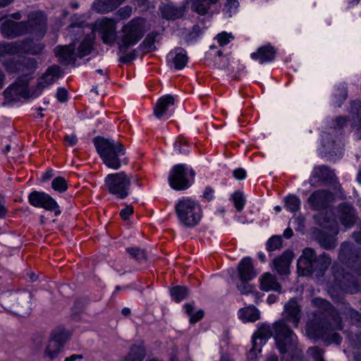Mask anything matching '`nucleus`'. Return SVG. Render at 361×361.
I'll use <instances>...</instances> for the list:
<instances>
[{
  "label": "nucleus",
  "instance_id": "f257e3e1",
  "mask_svg": "<svg viewBox=\"0 0 361 361\" xmlns=\"http://www.w3.org/2000/svg\"><path fill=\"white\" fill-rule=\"evenodd\" d=\"M46 21L42 12H33L28 16L27 21L17 23L11 20H6L1 26V31L4 37L8 38L31 34L40 39L46 32Z\"/></svg>",
  "mask_w": 361,
  "mask_h": 361
},
{
  "label": "nucleus",
  "instance_id": "f03ea898",
  "mask_svg": "<svg viewBox=\"0 0 361 361\" xmlns=\"http://www.w3.org/2000/svg\"><path fill=\"white\" fill-rule=\"evenodd\" d=\"M274 338L277 348L281 353H288L291 360L283 357L281 361H304L302 351L298 347L297 337L283 322H276ZM266 361H279L276 355H269Z\"/></svg>",
  "mask_w": 361,
  "mask_h": 361
},
{
  "label": "nucleus",
  "instance_id": "7ed1b4c3",
  "mask_svg": "<svg viewBox=\"0 0 361 361\" xmlns=\"http://www.w3.org/2000/svg\"><path fill=\"white\" fill-rule=\"evenodd\" d=\"M93 142L97 153L107 167L116 170L122 162L127 164L128 158L121 159L126 154V149L120 142L102 137H94Z\"/></svg>",
  "mask_w": 361,
  "mask_h": 361
},
{
  "label": "nucleus",
  "instance_id": "20e7f679",
  "mask_svg": "<svg viewBox=\"0 0 361 361\" xmlns=\"http://www.w3.org/2000/svg\"><path fill=\"white\" fill-rule=\"evenodd\" d=\"M331 263V259L326 253L317 255L313 248L306 247L298 260V270L301 276L315 274L320 276L324 274Z\"/></svg>",
  "mask_w": 361,
  "mask_h": 361
},
{
  "label": "nucleus",
  "instance_id": "39448f33",
  "mask_svg": "<svg viewBox=\"0 0 361 361\" xmlns=\"http://www.w3.org/2000/svg\"><path fill=\"white\" fill-rule=\"evenodd\" d=\"M93 39L87 36L80 44L75 51L74 44L66 46H59L54 49L56 56L61 63L64 65L75 63L77 57L82 58L90 54L92 49Z\"/></svg>",
  "mask_w": 361,
  "mask_h": 361
},
{
  "label": "nucleus",
  "instance_id": "423d86ee",
  "mask_svg": "<svg viewBox=\"0 0 361 361\" xmlns=\"http://www.w3.org/2000/svg\"><path fill=\"white\" fill-rule=\"evenodd\" d=\"M145 20L135 18L125 25L121 30L122 35L118 42L119 50L126 53L130 47L136 44L145 33Z\"/></svg>",
  "mask_w": 361,
  "mask_h": 361
},
{
  "label": "nucleus",
  "instance_id": "0eeeda50",
  "mask_svg": "<svg viewBox=\"0 0 361 361\" xmlns=\"http://www.w3.org/2000/svg\"><path fill=\"white\" fill-rule=\"evenodd\" d=\"M180 222L187 227L197 226L202 219L200 205L188 197L180 200L175 207Z\"/></svg>",
  "mask_w": 361,
  "mask_h": 361
},
{
  "label": "nucleus",
  "instance_id": "6e6552de",
  "mask_svg": "<svg viewBox=\"0 0 361 361\" xmlns=\"http://www.w3.org/2000/svg\"><path fill=\"white\" fill-rule=\"evenodd\" d=\"M43 49L44 46L42 44L39 42H34L30 39L25 40H18L11 43L0 42V56L5 54L37 55L41 54Z\"/></svg>",
  "mask_w": 361,
  "mask_h": 361
},
{
  "label": "nucleus",
  "instance_id": "1a4fd4ad",
  "mask_svg": "<svg viewBox=\"0 0 361 361\" xmlns=\"http://www.w3.org/2000/svg\"><path fill=\"white\" fill-rule=\"evenodd\" d=\"M29 78L27 76L19 77L13 83L10 85L4 91V95L6 102H16L20 98H30L37 97L36 91L31 92L28 88Z\"/></svg>",
  "mask_w": 361,
  "mask_h": 361
},
{
  "label": "nucleus",
  "instance_id": "9d476101",
  "mask_svg": "<svg viewBox=\"0 0 361 361\" xmlns=\"http://www.w3.org/2000/svg\"><path fill=\"white\" fill-rule=\"evenodd\" d=\"M104 182L109 192L117 197L124 199L128 195L130 178L126 173L122 171L109 174Z\"/></svg>",
  "mask_w": 361,
  "mask_h": 361
},
{
  "label": "nucleus",
  "instance_id": "9b49d317",
  "mask_svg": "<svg viewBox=\"0 0 361 361\" xmlns=\"http://www.w3.org/2000/svg\"><path fill=\"white\" fill-rule=\"evenodd\" d=\"M31 294L27 291L10 293L7 298V305L10 311L22 317L30 312Z\"/></svg>",
  "mask_w": 361,
  "mask_h": 361
},
{
  "label": "nucleus",
  "instance_id": "f8f14e48",
  "mask_svg": "<svg viewBox=\"0 0 361 361\" xmlns=\"http://www.w3.org/2000/svg\"><path fill=\"white\" fill-rule=\"evenodd\" d=\"M28 201L35 207H42L47 211H54L56 216L61 214L56 200L44 192L36 190L32 192L28 196Z\"/></svg>",
  "mask_w": 361,
  "mask_h": 361
},
{
  "label": "nucleus",
  "instance_id": "ddd939ff",
  "mask_svg": "<svg viewBox=\"0 0 361 361\" xmlns=\"http://www.w3.org/2000/svg\"><path fill=\"white\" fill-rule=\"evenodd\" d=\"M188 169L185 164H176L171 170L169 176L170 186L176 190H183L190 186L188 178Z\"/></svg>",
  "mask_w": 361,
  "mask_h": 361
},
{
  "label": "nucleus",
  "instance_id": "4468645a",
  "mask_svg": "<svg viewBox=\"0 0 361 361\" xmlns=\"http://www.w3.org/2000/svg\"><path fill=\"white\" fill-rule=\"evenodd\" d=\"M69 338L68 331L62 329L54 330L49 340L45 355L51 359L55 358Z\"/></svg>",
  "mask_w": 361,
  "mask_h": 361
},
{
  "label": "nucleus",
  "instance_id": "2eb2a0df",
  "mask_svg": "<svg viewBox=\"0 0 361 361\" xmlns=\"http://www.w3.org/2000/svg\"><path fill=\"white\" fill-rule=\"evenodd\" d=\"M334 194L327 190L320 189L314 191L307 199V203L312 209L321 211L326 209L334 200Z\"/></svg>",
  "mask_w": 361,
  "mask_h": 361
},
{
  "label": "nucleus",
  "instance_id": "dca6fc26",
  "mask_svg": "<svg viewBox=\"0 0 361 361\" xmlns=\"http://www.w3.org/2000/svg\"><path fill=\"white\" fill-rule=\"evenodd\" d=\"M273 336L270 325L264 324L259 328L252 337V348L250 350L249 355L251 357L255 356V351L261 352V345L264 344L267 339Z\"/></svg>",
  "mask_w": 361,
  "mask_h": 361
},
{
  "label": "nucleus",
  "instance_id": "f3484780",
  "mask_svg": "<svg viewBox=\"0 0 361 361\" xmlns=\"http://www.w3.org/2000/svg\"><path fill=\"white\" fill-rule=\"evenodd\" d=\"M338 213L339 221L345 228L352 227L357 219L355 209L349 203L340 204L338 206Z\"/></svg>",
  "mask_w": 361,
  "mask_h": 361
},
{
  "label": "nucleus",
  "instance_id": "a211bd4d",
  "mask_svg": "<svg viewBox=\"0 0 361 361\" xmlns=\"http://www.w3.org/2000/svg\"><path fill=\"white\" fill-rule=\"evenodd\" d=\"M301 318V311L296 300L291 299L285 305L283 318L278 322H283L287 325L286 322H292L295 327H297Z\"/></svg>",
  "mask_w": 361,
  "mask_h": 361
},
{
  "label": "nucleus",
  "instance_id": "6ab92c4d",
  "mask_svg": "<svg viewBox=\"0 0 361 361\" xmlns=\"http://www.w3.org/2000/svg\"><path fill=\"white\" fill-rule=\"evenodd\" d=\"M61 75L62 72L59 66H52L48 68L45 73L43 75L41 81L37 85V94L39 95L44 87L54 82L61 76Z\"/></svg>",
  "mask_w": 361,
  "mask_h": 361
},
{
  "label": "nucleus",
  "instance_id": "aec40b11",
  "mask_svg": "<svg viewBox=\"0 0 361 361\" xmlns=\"http://www.w3.org/2000/svg\"><path fill=\"white\" fill-rule=\"evenodd\" d=\"M102 39L104 44L111 45L116 40V23L114 20L105 18L101 23Z\"/></svg>",
  "mask_w": 361,
  "mask_h": 361
},
{
  "label": "nucleus",
  "instance_id": "412c9836",
  "mask_svg": "<svg viewBox=\"0 0 361 361\" xmlns=\"http://www.w3.org/2000/svg\"><path fill=\"white\" fill-rule=\"evenodd\" d=\"M293 257L294 255L292 251L286 250L281 256L274 259L273 265L279 274L286 275L289 273L290 264Z\"/></svg>",
  "mask_w": 361,
  "mask_h": 361
},
{
  "label": "nucleus",
  "instance_id": "4be33fe9",
  "mask_svg": "<svg viewBox=\"0 0 361 361\" xmlns=\"http://www.w3.org/2000/svg\"><path fill=\"white\" fill-rule=\"evenodd\" d=\"M238 276L241 281H249L256 276L252 259L250 257H244L238 267Z\"/></svg>",
  "mask_w": 361,
  "mask_h": 361
},
{
  "label": "nucleus",
  "instance_id": "5701e85b",
  "mask_svg": "<svg viewBox=\"0 0 361 361\" xmlns=\"http://www.w3.org/2000/svg\"><path fill=\"white\" fill-rule=\"evenodd\" d=\"M159 9L164 18L172 20L181 18L185 11L184 6H177L172 3L162 4Z\"/></svg>",
  "mask_w": 361,
  "mask_h": 361
},
{
  "label": "nucleus",
  "instance_id": "b1692460",
  "mask_svg": "<svg viewBox=\"0 0 361 361\" xmlns=\"http://www.w3.org/2000/svg\"><path fill=\"white\" fill-rule=\"evenodd\" d=\"M322 145L329 154L335 155L341 154L343 150V142L341 139H334L330 133H324L322 135Z\"/></svg>",
  "mask_w": 361,
  "mask_h": 361
},
{
  "label": "nucleus",
  "instance_id": "393cba45",
  "mask_svg": "<svg viewBox=\"0 0 361 361\" xmlns=\"http://www.w3.org/2000/svg\"><path fill=\"white\" fill-rule=\"evenodd\" d=\"M275 54V49L270 44H267L259 47L256 52L252 53L251 58L258 61L260 63H264L273 61Z\"/></svg>",
  "mask_w": 361,
  "mask_h": 361
},
{
  "label": "nucleus",
  "instance_id": "a878e982",
  "mask_svg": "<svg viewBox=\"0 0 361 361\" xmlns=\"http://www.w3.org/2000/svg\"><path fill=\"white\" fill-rule=\"evenodd\" d=\"M168 60L173 63L174 68L183 69L187 64L188 56L186 51L181 47H177L168 54Z\"/></svg>",
  "mask_w": 361,
  "mask_h": 361
},
{
  "label": "nucleus",
  "instance_id": "bb28decb",
  "mask_svg": "<svg viewBox=\"0 0 361 361\" xmlns=\"http://www.w3.org/2000/svg\"><path fill=\"white\" fill-rule=\"evenodd\" d=\"M351 119L350 125L353 129L361 137V102L357 101L351 103L350 110Z\"/></svg>",
  "mask_w": 361,
  "mask_h": 361
},
{
  "label": "nucleus",
  "instance_id": "cd10ccee",
  "mask_svg": "<svg viewBox=\"0 0 361 361\" xmlns=\"http://www.w3.org/2000/svg\"><path fill=\"white\" fill-rule=\"evenodd\" d=\"M174 97L171 94L165 95L159 99L154 109V115L161 118L166 112L169 107L174 104Z\"/></svg>",
  "mask_w": 361,
  "mask_h": 361
},
{
  "label": "nucleus",
  "instance_id": "c85d7f7f",
  "mask_svg": "<svg viewBox=\"0 0 361 361\" xmlns=\"http://www.w3.org/2000/svg\"><path fill=\"white\" fill-rule=\"evenodd\" d=\"M260 287L262 290H274L281 292V286L277 282L276 278L270 273H265L261 278Z\"/></svg>",
  "mask_w": 361,
  "mask_h": 361
},
{
  "label": "nucleus",
  "instance_id": "c756f323",
  "mask_svg": "<svg viewBox=\"0 0 361 361\" xmlns=\"http://www.w3.org/2000/svg\"><path fill=\"white\" fill-rule=\"evenodd\" d=\"M259 311L254 305L242 308L238 312V317L243 322H255L259 319Z\"/></svg>",
  "mask_w": 361,
  "mask_h": 361
},
{
  "label": "nucleus",
  "instance_id": "7c9ffc66",
  "mask_svg": "<svg viewBox=\"0 0 361 361\" xmlns=\"http://www.w3.org/2000/svg\"><path fill=\"white\" fill-rule=\"evenodd\" d=\"M219 0H191V8L200 15H204L212 4H215Z\"/></svg>",
  "mask_w": 361,
  "mask_h": 361
},
{
  "label": "nucleus",
  "instance_id": "2f4dec72",
  "mask_svg": "<svg viewBox=\"0 0 361 361\" xmlns=\"http://www.w3.org/2000/svg\"><path fill=\"white\" fill-rule=\"evenodd\" d=\"M145 356V350L142 345H133L128 353L121 361H142Z\"/></svg>",
  "mask_w": 361,
  "mask_h": 361
},
{
  "label": "nucleus",
  "instance_id": "473e14b6",
  "mask_svg": "<svg viewBox=\"0 0 361 361\" xmlns=\"http://www.w3.org/2000/svg\"><path fill=\"white\" fill-rule=\"evenodd\" d=\"M125 0H98L96 9L98 12L106 13L121 5Z\"/></svg>",
  "mask_w": 361,
  "mask_h": 361
},
{
  "label": "nucleus",
  "instance_id": "72a5a7b5",
  "mask_svg": "<svg viewBox=\"0 0 361 361\" xmlns=\"http://www.w3.org/2000/svg\"><path fill=\"white\" fill-rule=\"evenodd\" d=\"M314 173L316 177L324 180H332L335 177L334 173L326 166L314 168Z\"/></svg>",
  "mask_w": 361,
  "mask_h": 361
},
{
  "label": "nucleus",
  "instance_id": "f704fd0d",
  "mask_svg": "<svg viewBox=\"0 0 361 361\" xmlns=\"http://www.w3.org/2000/svg\"><path fill=\"white\" fill-rule=\"evenodd\" d=\"M319 243L323 248L331 250L336 247L337 241L334 235L322 233L318 238Z\"/></svg>",
  "mask_w": 361,
  "mask_h": 361
},
{
  "label": "nucleus",
  "instance_id": "c9c22d12",
  "mask_svg": "<svg viewBox=\"0 0 361 361\" xmlns=\"http://www.w3.org/2000/svg\"><path fill=\"white\" fill-rule=\"evenodd\" d=\"M286 208L291 212H295L300 208V200L298 197L290 195L287 196L285 199Z\"/></svg>",
  "mask_w": 361,
  "mask_h": 361
},
{
  "label": "nucleus",
  "instance_id": "e433bc0d",
  "mask_svg": "<svg viewBox=\"0 0 361 361\" xmlns=\"http://www.w3.org/2000/svg\"><path fill=\"white\" fill-rule=\"evenodd\" d=\"M184 308L190 317V322L191 323L195 324L197 322L202 318L204 315V312L202 310H199L196 312H194V306L192 303L185 304Z\"/></svg>",
  "mask_w": 361,
  "mask_h": 361
},
{
  "label": "nucleus",
  "instance_id": "4c0bfd02",
  "mask_svg": "<svg viewBox=\"0 0 361 361\" xmlns=\"http://www.w3.org/2000/svg\"><path fill=\"white\" fill-rule=\"evenodd\" d=\"M189 294L188 289L185 286H176L171 290V295L173 299L179 302L185 299Z\"/></svg>",
  "mask_w": 361,
  "mask_h": 361
},
{
  "label": "nucleus",
  "instance_id": "58836bf2",
  "mask_svg": "<svg viewBox=\"0 0 361 361\" xmlns=\"http://www.w3.org/2000/svg\"><path fill=\"white\" fill-rule=\"evenodd\" d=\"M126 251L132 258L140 263L147 261V255L144 250L139 247H128Z\"/></svg>",
  "mask_w": 361,
  "mask_h": 361
},
{
  "label": "nucleus",
  "instance_id": "ea45409f",
  "mask_svg": "<svg viewBox=\"0 0 361 361\" xmlns=\"http://www.w3.org/2000/svg\"><path fill=\"white\" fill-rule=\"evenodd\" d=\"M158 33L155 32H152L147 35L145 40L142 42V45L143 47V49L147 52H151L156 49V47L154 45V41L156 37H157Z\"/></svg>",
  "mask_w": 361,
  "mask_h": 361
},
{
  "label": "nucleus",
  "instance_id": "a19ab883",
  "mask_svg": "<svg viewBox=\"0 0 361 361\" xmlns=\"http://www.w3.org/2000/svg\"><path fill=\"white\" fill-rule=\"evenodd\" d=\"M317 336H322L325 341H328L329 343L339 344L341 342V337L338 333L331 332L328 330L325 331L323 334L319 333Z\"/></svg>",
  "mask_w": 361,
  "mask_h": 361
},
{
  "label": "nucleus",
  "instance_id": "79ce46f5",
  "mask_svg": "<svg viewBox=\"0 0 361 361\" xmlns=\"http://www.w3.org/2000/svg\"><path fill=\"white\" fill-rule=\"evenodd\" d=\"M52 188L59 192H65L68 188V184L65 178L58 176L51 182Z\"/></svg>",
  "mask_w": 361,
  "mask_h": 361
},
{
  "label": "nucleus",
  "instance_id": "37998d69",
  "mask_svg": "<svg viewBox=\"0 0 361 361\" xmlns=\"http://www.w3.org/2000/svg\"><path fill=\"white\" fill-rule=\"evenodd\" d=\"M232 200L234 203V206L238 212H241L244 208L245 204V199L243 194L240 191H235L232 195Z\"/></svg>",
  "mask_w": 361,
  "mask_h": 361
},
{
  "label": "nucleus",
  "instance_id": "c03bdc74",
  "mask_svg": "<svg viewBox=\"0 0 361 361\" xmlns=\"http://www.w3.org/2000/svg\"><path fill=\"white\" fill-rule=\"evenodd\" d=\"M282 247V239L280 235H274L267 243V249L269 251H274Z\"/></svg>",
  "mask_w": 361,
  "mask_h": 361
},
{
  "label": "nucleus",
  "instance_id": "a18cd8bd",
  "mask_svg": "<svg viewBox=\"0 0 361 361\" xmlns=\"http://www.w3.org/2000/svg\"><path fill=\"white\" fill-rule=\"evenodd\" d=\"M22 65L25 68L26 75L32 74L37 68V63L33 58L25 59L23 61ZM27 77V75H25Z\"/></svg>",
  "mask_w": 361,
  "mask_h": 361
},
{
  "label": "nucleus",
  "instance_id": "49530a36",
  "mask_svg": "<svg viewBox=\"0 0 361 361\" xmlns=\"http://www.w3.org/2000/svg\"><path fill=\"white\" fill-rule=\"evenodd\" d=\"M353 245L348 242H344L341 244L339 252V257L342 260H345L350 258V255L352 251Z\"/></svg>",
  "mask_w": 361,
  "mask_h": 361
},
{
  "label": "nucleus",
  "instance_id": "de8ad7c7",
  "mask_svg": "<svg viewBox=\"0 0 361 361\" xmlns=\"http://www.w3.org/2000/svg\"><path fill=\"white\" fill-rule=\"evenodd\" d=\"M307 353L312 356L315 361H324L322 358L323 351L318 347H311L308 349Z\"/></svg>",
  "mask_w": 361,
  "mask_h": 361
},
{
  "label": "nucleus",
  "instance_id": "09e8293b",
  "mask_svg": "<svg viewBox=\"0 0 361 361\" xmlns=\"http://www.w3.org/2000/svg\"><path fill=\"white\" fill-rule=\"evenodd\" d=\"M233 37L231 34H228L226 32H223L220 34H219L216 37V39L218 40V42L219 43L220 46H224L227 44H228L232 39Z\"/></svg>",
  "mask_w": 361,
  "mask_h": 361
},
{
  "label": "nucleus",
  "instance_id": "8fccbe9b",
  "mask_svg": "<svg viewBox=\"0 0 361 361\" xmlns=\"http://www.w3.org/2000/svg\"><path fill=\"white\" fill-rule=\"evenodd\" d=\"M238 285V289L242 294H248L252 292V286L247 283V281H243Z\"/></svg>",
  "mask_w": 361,
  "mask_h": 361
},
{
  "label": "nucleus",
  "instance_id": "3c124183",
  "mask_svg": "<svg viewBox=\"0 0 361 361\" xmlns=\"http://www.w3.org/2000/svg\"><path fill=\"white\" fill-rule=\"evenodd\" d=\"M63 140L66 146L73 147L78 142V137L75 134L66 135Z\"/></svg>",
  "mask_w": 361,
  "mask_h": 361
},
{
  "label": "nucleus",
  "instance_id": "603ef678",
  "mask_svg": "<svg viewBox=\"0 0 361 361\" xmlns=\"http://www.w3.org/2000/svg\"><path fill=\"white\" fill-rule=\"evenodd\" d=\"M132 13V8L130 6H125L121 8H120L118 12L117 15L121 18V19H126L129 18L131 16Z\"/></svg>",
  "mask_w": 361,
  "mask_h": 361
},
{
  "label": "nucleus",
  "instance_id": "864d4df0",
  "mask_svg": "<svg viewBox=\"0 0 361 361\" xmlns=\"http://www.w3.org/2000/svg\"><path fill=\"white\" fill-rule=\"evenodd\" d=\"M347 119L344 116H338L333 123V128L334 129L340 130L346 124Z\"/></svg>",
  "mask_w": 361,
  "mask_h": 361
},
{
  "label": "nucleus",
  "instance_id": "5fc2aeb1",
  "mask_svg": "<svg viewBox=\"0 0 361 361\" xmlns=\"http://www.w3.org/2000/svg\"><path fill=\"white\" fill-rule=\"evenodd\" d=\"M68 92L65 88H59L56 92V98L61 102H64L67 100Z\"/></svg>",
  "mask_w": 361,
  "mask_h": 361
},
{
  "label": "nucleus",
  "instance_id": "6e6d98bb",
  "mask_svg": "<svg viewBox=\"0 0 361 361\" xmlns=\"http://www.w3.org/2000/svg\"><path fill=\"white\" fill-rule=\"evenodd\" d=\"M133 207L127 206L126 207H125L124 209H123L121 211L120 215L123 220H127L128 219V217L130 216V215H131L133 214Z\"/></svg>",
  "mask_w": 361,
  "mask_h": 361
},
{
  "label": "nucleus",
  "instance_id": "4d7b16f0",
  "mask_svg": "<svg viewBox=\"0 0 361 361\" xmlns=\"http://www.w3.org/2000/svg\"><path fill=\"white\" fill-rule=\"evenodd\" d=\"M350 278H353L352 276L349 274H346L343 279L345 281H348V284L347 286L350 287V286H353L355 288H357L358 286V281H359V278H357V279H353L352 281H350Z\"/></svg>",
  "mask_w": 361,
  "mask_h": 361
},
{
  "label": "nucleus",
  "instance_id": "13d9d810",
  "mask_svg": "<svg viewBox=\"0 0 361 361\" xmlns=\"http://www.w3.org/2000/svg\"><path fill=\"white\" fill-rule=\"evenodd\" d=\"M233 176L237 180H243L246 177V171L242 168L236 169L233 171Z\"/></svg>",
  "mask_w": 361,
  "mask_h": 361
},
{
  "label": "nucleus",
  "instance_id": "bf43d9fd",
  "mask_svg": "<svg viewBox=\"0 0 361 361\" xmlns=\"http://www.w3.org/2000/svg\"><path fill=\"white\" fill-rule=\"evenodd\" d=\"M350 319L355 325L361 326V314L359 312L353 311L350 314Z\"/></svg>",
  "mask_w": 361,
  "mask_h": 361
},
{
  "label": "nucleus",
  "instance_id": "052dcab7",
  "mask_svg": "<svg viewBox=\"0 0 361 361\" xmlns=\"http://www.w3.org/2000/svg\"><path fill=\"white\" fill-rule=\"evenodd\" d=\"M182 140H179L174 143V149L177 150L180 154H186L188 152L187 147H181Z\"/></svg>",
  "mask_w": 361,
  "mask_h": 361
},
{
  "label": "nucleus",
  "instance_id": "680f3d73",
  "mask_svg": "<svg viewBox=\"0 0 361 361\" xmlns=\"http://www.w3.org/2000/svg\"><path fill=\"white\" fill-rule=\"evenodd\" d=\"M347 97V92H346V87L343 85L342 87H341V94H340V98H339V103L337 104V106L338 107L341 106V102H343V101L345 100Z\"/></svg>",
  "mask_w": 361,
  "mask_h": 361
},
{
  "label": "nucleus",
  "instance_id": "e2e57ef3",
  "mask_svg": "<svg viewBox=\"0 0 361 361\" xmlns=\"http://www.w3.org/2000/svg\"><path fill=\"white\" fill-rule=\"evenodd\" d=\"M135 56L133 53L126 54L121 58V61L123 63H129L135 59Z\"/></svg>",
  "mask_w": 361,
  "mask_h": 361
},
{
  "label": "nucleus",
  "instance_id": "0e129e2a",
  "mask_svg": "<svg viewBox=\"0 0 361 361\" xmlns=\"http://www.w3.org/2000/svg\"><path fill=\"white\" fill-rule=\"evenodd\" d=\"M226 6L231 11L237 8L238 2L237 0H226Z\"/></svg>",
  "mask_w": 361,
  "mask_h": 361
},
{
  "label": "nucleus",
  "instance_id": "69168bd1",
  "mask_svg": "<svg viewBox=\"0 0 361 361\" xmlns=\"http://www.w3.org/2000/svg\"><path fill=\"white\" fill-rule=\"evenodd\" d=\"M5 201H0V219H4L8 212L7 209L4 205Z\"/></svg>",
  "mask_w": 361,
  "mask_h": 361
},
{
  "label": "nucleus",
  "instance_id": "338daca9",
  "mask_svg": "<svg viewBox=\"0 0 361 361\" xmlns=\"http://www.w3.org/2000/svg\"><path fill=\"white\" fill-rule=\"evenodd\" d=\"M293 235V230L290 228H287L284 232H283V237L288 239L290 238H291Z\"/></svg>",
  "mask_w": 361,
  "mask_h": 361
},
{
  "label": "nucleus",
  "instance_id": "774afa93",
  "mask_svg": "<svg viewBox=\"0 0 361 361\" xmlns=\"http://www.w3.org/2000/svg\"><path fill=\"white\" fill-rule=\"evenodd\" d=\"M353 238L357 243L361 245V231L353 233Z\"/></svg>",
  "mask_w": 361,
  "mask_h": 361
}]
</instances>
